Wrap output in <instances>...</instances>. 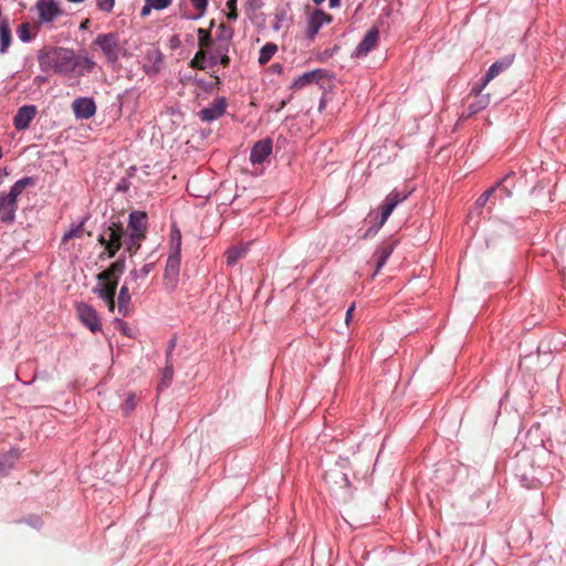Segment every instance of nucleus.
Segmentation results:
<instances>
[{"label":"nucleus","mask_w":566,"mask_h":566,"mask_svg":"<svg viewBox=\"0 0 566 566\" xmlns=\"http://www.w3.org/2000/svg\"><path fill=\"white\" fill-rule=\"evenodd\" d=\"M175 346H176V340L171 339L170 344H169V348H168L167 354H166V359H170L171 358V353H172V349L175 348Z\"/></svg>","instance_id":"nucleus-47"},{"label":"nucleus","mask_w":566,"mask_h":566,"mask_svg":"<svg viewBox=\"0 0 566 566\" xmlns=\"http://www.w3.org/2000/svg\"><path fill=\"white\" fill-rule=\"evenodd\" d=\"M409 193H401L397 190L391 191L385 199V202L381 208L380 220L375 228H370L364 235V238L368 237L371 232H377L387 221L394 209L398 203L405 201L408 198Z\"/></svg>","instance_id":"nucleus-6"},{"label":"nucleus","mask_w":566,"mask_h":566,"mask_svg":"<svg viewBox=\"0 0 566 566\" xmlns=\"http://www.w3.org/2000/svg\"><path fill=\"white\" fill-rule=\"evenodd\" d=\"M394 251L392 244H384L379 247L375 253L376 258V273L380 271V269L386 264L388 258L391 255Z\"/></svg>","instance_id":"nucleus-24"},{"label":"nucleus","mask_w":566,"mask_h":566,"mask_svg":"<svg viewBox=\"0 0 566 566\" xmlns=\"http://www.w3.org/2000/svg\"><path fill=\"white\" fill-rule=\"evenodd\" d=\"M135 405H136V397L134 395H130L125 403H124V410L126 413H129L134 408H135Z\"/></svg>","instance_id":"nucleus-43"},{"label":"nucleus","mask_w":566,"mask_h":566,"mask_svg":"<svg viewBox=\"0 0 566 566\" xmlns=\"http://www.w3.org/2000/svg\"><path fill=\"white\" fill-rule=\"evenodd\" d=\"M340 3V0H329V8H336Z\"/></svg>","instance_id":"nucleus-50"},{"label":"nucleus","mask_w":566,"mask_h":566,"mask_svg":"<svg viewBox=\"0 0 566 566\" xmlns=\"http://www.w3.org/2000/svg\"><path fill=\"white\" fill-rule=\"evenodd\" d=\"M502 191H504L505 196L510 197L511 196V191L506 188H503Z\"/></svg>","instance_id":"nucleus-52"},{"label":"nucleus","mask_w":566,"mask_h":566,"mask_svg":"<svg viewBox=\"0 0 566 566\" xmlns=\"http://www.w3.org/2000/svg\"><path fill=\"white\" fill-rule=\"evenodd\" d=\"M125 271V260L118 259L97 275V285L93 292L107 305L109 312L115 311V295L120 275Z\"/></svg>","instance_id":"nucleus-1"},{"label":"nucleus","mask_w":566,"mask_h":566,"mask_svg":"<svg viewBox=\"0 0 566 566\" xmlns=\"http://www.w3.org/2000/svg\"><path fill=\"white\" fill-rule=\"evenodd\" d=\"M82 65L86 71H92L95 66V62L88 57H84L82 61Z\"/></svg>","instance_id":"nucleus-44"},{"label":"nucleus","mask_w":566,"mask_h":566,"mask_svg":"<svg viewBox=\"0 0 566 566\" xmlns=\"http://www.w3.org/2000/svg\"><path fill=\"white\" fill-rule=\"evenodd\" d=\"M495 191V187H491L489 188L488 190H485L476 200V206L479 207H483L486 205V202L489 201L490 197L493 195V192Z\"/></svg>","instance_id":"nucleus-38"},{"label":"nucleus","mask_w":566,"mask_h":566,"mask_svg":"<svg viewBox=\"0 0 566 566\" xmlns=\"http://www.w3.org/2000/svg\"><path fill=\"white\" fill-rule=\"evenodd\" d=\"M260 0H249L250 6H254V2H259Z\"/></svg>","instance_id":"nucleus-54"},{"label":"nucleus","mask_w":566,"mask_h":566,"mask_svg":"<svg viewBox=\"0 0 566 566\" xmlns=\"http://www.w3.org/2000/svg\"><path fill=\"white\" fill-rule=\"evenodd\" d=\"M51 61L55 73H70L77 65L73 52L63 48L53 52Z\"/></svg>","instance_id":"nucleus-7"},{"label":"nucleus","mask_w":566,"mask_h":566,"mask_svg":"<svg viewBox=\"0 0 566 566\" xmlns=\"http://www.w3.org/2000/svg\"><path fill=\"white\" fill-rule=\"evenodd\" d=\"M237 1L238 0H228L226 3V6L229 10V12L227 14L229 20H237V18H238Z\"/></svg>","instance_id":"nucleus-37"},{"label":"nucleus","mask_w":566,"mask_h":566,"mask_svg":"<svg viewBox=\"0 0 566 566\" xmlns=\"http://www.w3.org/2000/svg\"><path fill=\"white\" fill-rule=\"evenodd\" d=\"M93 45H96L102 50L108 63L114 64L118 61L120 44L117 33L109 32L98 34L93 41Z\"/></svg>","instance_id":"nucleus-5"},{"label":"nucleus","mask_w":566,"mask_h":566,"mask_svg":"<svg viewBox=\"0 0 566 566\" xmlns=\"http://www.w3.org/2000/svg\"><path fill=\"white\" fill-rule=\"evenodd\" d=\"M354 308H355V306H354V304H353V305L347 310V312H346V323H347V324H348V322H349V319H350V317H352V314H353V312H354Z\"/></svg>","instance_id":"nucleus-49"},{"label":"nucleus","mask_w":566,"mask_h":566,"mask_svg":"<svg viewBox=\"0 0 566 566\" xmlns=\"http://www.w3.org/2000/svg\"><path fill=\"white\" fill-rule=\"evenodd\" d=\"M394 251L392 244H384L379 247L375 253L376 258V273L380 271V269L386 264L388 258L391 255Z\"/></svg>","instance_id":"nucleus-25"},{"label":"nucleus","mask_w":566,"mask_h":566,"mask_svg":"<svg viewBox=\"0 0 566 566\" xmlns=\"http://www.w3.org/2000/svg\"><path fill=\"white\" fill-rule=\"evenodd\" d=\"M155 10H161L168 8L172 0H146Z\"/></svg>","instance_id":"nucleus-39"},{"label":"nucleus","mask_w":566,"mask_h":566,"mask_svg":"<svg viewBox=\"0 0 566 566\" xmlns=\"http://www.w3.org/2000/svg\"><path fill=\"white\" fill-rule=\"evenodd\" d=\"M217 52L218 54H220V64L223 66V67H228L229 64H230V57L229 55L227 54L228 52V45H219L217 48Z\"/></svg>","instance_id":"nucleus-34"},{"label":"nucleus","mask_w":566,"mask_h":566,"mask_svg":"<svg viewBox=\"0 0 566 566\" xmlns=\"http://www.w3.org/2000/svg\"><path fill=\"white\" fill-rule=\"evenodd\" d=\"M84 233V222L73 227L70 231L65 232L62 238V243H66L71 239L82 238Z\"/></svg>","instance_id":"nucleus-31"},{"label":"nucleus","mask_w":566,"mask_h":566,"mask_svg":"<svg viewBox=\"0 0 566 566\" xmlns=\"http://www.w3.org/2000/svg\"><path fill=\"white\" fill-rule=\"evenodd\" d=\"M206 59H207V51L206 50H198L192 60L190 61L189 65L192 69L196 70H205L206 69Z\"/></svg>","instance_id":"nucleus-29"},{"label":"nucleus","mask_w":566,"mask_h":566,"mask_svg":"<svg viewBox=\"0 0 566 566\" xmlns=\"http://www.w3.org/2000/svg\"><path fill=\"white\" fill-rule=\"evenodd\" d=\"M73 112L77 118H91L96 113V105L93 98L80 97L76 98L73 104Z\"/></svg>","instance_id":"nucleus-15"},{"label":"nucleus","mask_w":566,"mask_h":566,"mask_svg":"<svg viewBox=\"0 0 566 566\" xmlns=\"http://www.w3.org/2000/svg\"><path fill=\"white\" fill-rule=\"evenodd\" d=\"M219 30H220V38L229 41L232 39L233 36V30L231 28H228L226 27L223 23L220 24L219 27Z\"/></svg>","instance_id":"nucleus-42"},{"label":"nucleus","mask_w":566,"mask_h":566,"mask_svg":"<svg viewBox=\"0 0 566 566\" xmlns=\"http://www.w3.org/2000/svg\"><path fill=\"white\" fill-rule=\"evenodd\" d=\"M76 313L80 321L93 333L102 329L99 316L93 306L85 303H80L76 305Z\"/></svg>","instance_id":"nucleus-10"},{"label":"nucleus","mask_w":566,"mask_h":566,"mask_svg":"<svg viewBox=\"0 0 566 566\" xmlns=\"http://www.w3.org/2000/svg\"><path fill=\"white\" fill-rule=\"evenodd\" d=\"M192 7L199 11V15H202L207 9L208 0H189Z\"/></svg>","instance_id":"nucleus-40"},{"label":"nucleus","mask_w":566,"mask_h":566,"mask_svg":"<svg viewBox=\"0 0 566 566\" xmlns=\"http://www.w3.org/2000/svg\"><path fill=\"white\" fill-rule=\"evenodd\" d=\"M324 1H325V0H313V2H314L315 4H321V3H322V2H324Z\"/></svg>","instance_id":"nucleus-53"},{"label":"nucleus","mask_w":566,"mask_h":566,"mask_svg":"<svg viewBox=\"0 0 566 566\" xmlns=\"http://www.w3.org/2000/svg\"><path fill=\"white\" fill-rule=\"evenodd\" d=\"M35 180L32 177H24L15 181L7 195L0 196V221L7 224L15 220L18 210V197L27 187H33Z\"/></svg>","instance_id":"nucleus-2"},{"label":"nucleus","mask_w":566,"mask_h":566,"mask_svg":"<svg viewBox=\"0 0 566 566\" xmlns=\"http://www.w3.org/2000/svg\"><path fill=\"white\" fill-rule=\"evenodd\" d=\"M36 115V107L34 105H24L18 109L13 117V125L18 130H23L29 127L31 120Z\"/></svg>","instance_id":"nucleus-17"},{"label":"nucleus","mask_w":566,"mask_h":566,"mask_svg":"<svg viewBox=\"0 0 566 566\" xmlns=\"http://www.w3.org/2000/svg\"><path fill=\"white\" fill-rule=\"evenodd\" d=\"M163 64V54L159 49L150 48L147 50L144 62V71L150 75L160 71Z\"/></svg>","instance_id":"nucleus-18"},{"label":"nucleus","mask_w":566,"mask_h":566,"mask_svg":"<svg viewBox=\"0 0 566 566\" xmlns=\"http://www.w3.org/2000/svg\"><path fill=\"white\" fill-rule=\"evenodd\" d=\"M35 9L38 11V24L48 25L51 29L54 21L64 14V10L55 0H38Z\"/></svg>","instance_id":"nucleus-4"},{"label":"nucleus","mask_w":566,"mask_h":566,"mask_svg":"<svg viewBox=\"0 0 566 566\" xmlns=\"http://www.w3.org/2000/svg\"><path fill=\"white\" fill-rule=\"evenodd\" d=\"M18 36L21 41L28 42L32 39V35L30 33L29 24L22 23L18 29Z\"/></svg>","instance_id":"nucleus-33"},{"label":"nucleus","mask_w":566,"mask_h":566,"mask_svg":"<svg viewBox=\"0 0 566 566\" xmlns=\"http://www.w3.org/2000/svg\"><path fill=\"white\" fill-rule=\"evenodd\" d=\"M144 239H136L134 240L130 235H129V241L127 242V251H129L130 253H136L137 250L140 248V242L143 241Z\"/></svg>","instance_id":"nucleus-41"},{"label":"nucleus","mask_w":566,"mask_h":566,"mask_svg":"<svg viewBox=\"0 0 566 566\" xmlns=\"http://www.w3.org/2000/svg\"><path fill=\"white\" fill-rule=\"evenodd\" d=\"M227 106V99L224 97H219L214 99L208 107L201 109L199 112V117L202 122H212L220 118L224 114Z\"/></svg>","instance_id":"nucleus-13"},{"label":"nucleus","mask_w":566,"mask_h":566,"mask_svg":"<svg viewBox=\"0 0 566 566\" xmlns=\"http://www.w3.org/2000/svg\"><path fill=\"white\" fill-rule=\"evenodd\" d=\"M218 56L220 57V54H218L217 50L210 54V61H211L212 65H214L217 63Z\"/></svg>","instance_id":"nucleus-48"},{"label":"nucleus","mask_w":566,"mask_h":566,"mask_svg":"<svg viewBox=\"0 0 566 566\" xmlns=\"http://www.w3.org/2000/svg\"><path fill=\"white\" fill-rule=\"evenodd\" d=\"M90 25H91V20L90 19H84L81 24H80V30L82 31H86L90 29Z\"/></svg>","instance_id":"nucleus-46"},{"label":"nucleus","mask_w":566,"mask_h":566,"mask_svg":"<svg viewBox=\"0 0 566 566\" xmlns=\"http://www.w3.org/2000/svg\"><path fill=\"white\" fill-rule=\"evenodd\" d=\"M67 1L71 2V3H82L85 0H67Z\"/></svg>","instance_id":"nucleus-51"},{"label":"nucleus","mask_w":566,"mask_h":566,"mask_svg":"<svg viewBox=\"0 0 566 566\" xmlns=\"http://www.w3.org/2000/svg\"><path fill=\"white\" fill-rule=\"evenodd\" d=\"M170 244H171V252H175L176 254H180V251H181V233L176 228L171 229V232H170Z\"/></svg>","instance_id":"nucleus-32"},{"label":"nucleus","mask_w":566,"mask_h":566,"mask_svg":"<svg viewBox=\"0 0 566 566\" xmlns=\"http://www.w3.org/2000/svg\"><path fill=\"white\" fill-rule=\"evenodd\" d=\"M154 269V263H146L140 269H134L132 270L128 275L126 276L127 283H132V292L138 293L143 286L144 281L147 277V275L151 272Z\"/></svg>","instance_id":"nucleus-14"},{"label":"nucleus","mask_w":566,"mask_h":566,"mask_svg":"<svg viewBox=\"0 0 566 566\" xmlns=\"http://www.w3.org/2000/svg\"><path fill=\"white\" fill-rule=\"evenodd\" d=\"M277 52V45L275 43H266L260 50L259 63L265 65L270 62L273 55Z\"/></svg>","instance_id":"nucleus-26"},{"label":"nucleus","mask_w":566,"mask_h":566,"mask_svg":"<svg viewBox=\"0 0 566 566\" xmlns=\"http://www.w3.org/2000/svg\"><path fill=\"white\" fill-rule=\"evenodd\" d=\"M273 143L271 138H263L256 142L250 153V160L253 165L263 164L272 153Z\"/></svg>","instance_id":"nucleus-12"},{"label":"nucleus","mask_w":566,"mask_h":566,"mask_svg":"<svg viewBox=\"0 0 566 566\" xmlns=\"http://www.w3.org/2000/svg\"><path fill=\"white\" fill-rule=\"evenodd\" d=\"M379 40V32L377 29L369 30L355 50V56H366L374 50Z\"/></svg>","instance_id":"nucleus-19"},{"label":"nucleus","mask_w":566,"mask_h":566,"mask_svg":"<svg viewBox=\"0 0 566 566\" xmlns=\"http://www.w3.org/2000/svg\"><path fill=\"white\" fill-rule=\"evenodd\" d=\"M505 180H506V178H505V179H503L501 182H497V185H496L495 187H500V186H501V184H502V182H504Z\"/></svg>","instance_id":"nucleus-55"},{"label":"nucleus","mask_w":566,"mask_h":566,"mask_svg":"<svg viewBox=\"0 0 566 566\" xmlns=\"http://www.w3.org/2000/svg\"><path fill=\"white\" fill-rule=\"evenodd\" d=\"M483 87L472 88L471 94H474V101L468 106V117L483 111L490 104V95L481 94Z\"/></svg>","instance_id":"nucleus-20"},{"label":"nucleus","mask_w":566,"mask_h":566,"mask_svg":"<svg viewBox=\"0 0 566 566\" xmlns=\"http://www.w3.org/2000/svg\"><path fill=\"white\" fill-rule=\"evenodd\" d=\"M130 290L132 283H127V279H125V282L122 285L117 297V310L118 313L123 316H127L129 314Z\"/></svg>","instance_id":"nucleus-21"},{"label":"nucleus","mask_w":566,"mask_h":566,"mask_svg":"<svg viewBox=\"0 0 566 566\" xmlns=\"http://www.w3.org/2000/svg\"><path fill=\"white\" fill-rule=\"evenodd\" d=\"M151 9L154 8L150 6V3L146 2V4L142 8L140 15L143 18L147 17L150 13Z\"/></svg>","instance_id":"nucleus-45"},{"label":"nucleus","mask_w":566,"mask_h":566,"mask_svg":"<svg viewBox=\"0 0 566 566\" xmlns=\"http://www.w3.org/2000/svg\"><path fill=\"white\" fill-rule=\"evenodd\" d=\"M124 228L120 222H112L105 233L101 234L97 241L104 245L108 258H114L122 248Z\"/></svg>","instance_id":"nucleus-3"},{"label":"nucleus","mask_w":566,"mask_h":566,"mask_svg":"<svg viewBox=\"0 0 566 566\" xmlns=\"http://www.w3.org/2000/svg\"><path fill=\"white\" fill-rule=\"evenodd\" d=\"M512 61H513L512 57H506V59H503L501 61L493 63L485 74L483 86H485L491 80H493L495 76H497L504 70H506L512 64Z\"/></svg>","instance_id":"nucleus-22"},{"label":"nucleus","mask_w":566,"mask_h":566,"mask_svg":"<svg viewBox=\"0 0 566 566\" xmlns=\"http://www.w3.org/2000/svg\"><path fill=\"white\" fill-rule=\"evenodd\" d=\"M172 376H174V367H172V364L170 363V359H167V364H166V367L164 370L161 384L167 386L169 384V381L172 379Z\"/></svg>","instance_id":"nucleus-35"},{"label":"nucleus","mask_w":566,"mask_h":566,"mask_svg":"<svg viewBox=\"0 0 566 566\" xmlns=\"http://www.w3.org/2000/svg\"><path fill=\"white\" fill-rule=\"evenodd\" d=\"M197 33L199 50H207L208 48H210L212 44L210 32L208 30L199 28Z\"/></svg>","instance_id":"nucleus-30"},{"label":"nucleus","mask_w":566,"mask_h":566,"mask_svg":"<svg viewBox=\"0 0 566 566\" xmlns=\"http://www.w3.org/2000/svg\"><path fill=\"white\" fill-rule=\"evenodd\" d=\"M247 253V249L243 247H234L227 251V263L233 265L243 258Z\"/></svg>","instance_id":"nucleus-28"},{"label":"nucleus","mask_w":566,"mask_h":566,"mask_svg":"<svg viewBox=\"0 0 566 566\" xmlns=\"http://www.w3.org/2000/svg\"><path fill=\"white\" fill-rule=\"evenodd\" d=\"M180 254L170 252L164 273V285L168 291H174L179 280Z\"/></svg>","instance_id":"nucleus-8"},{"label":"nucleus","mask_w":566,"mask_h":566,"mask_svg":"<svg viewBox=\"0 0 566 566\" xmlns=\"http://www.w3.org/2000/svg\"><path fill=\"white\" fill-rule=\"evenodd\" d=\"M115 0H96L97 8L106 13L112 12Z\"/></svg>","instance_id":"nucleus-36"},{"label":"nucleus","mask_w":566,"mask_h":566,"mask_svg":"<svg viewBox=\"0 0 566 566\" xmlns=\"http://www.w3.org/2000/svg\"><path fill=\"white\" fill-rule=\"evenodd\" d=\"M18 459V454L13 451L3 453L0 455V474L7 472L12 468L14 461Z\"/></svg>","instance_id":"nucleus-27"},{"label":"nucleus","mask_w":566,"mask_h":566,"mask_svg":"<svg viewBox=\"0 0 566 566\" xmlns=\"http://www.w3.org/2000/svg\"><path fill=\"white\" fill-rule=\"evenodd\" d=\"M12 41L11 28L7 19L0 22V53L4 54Z\"/></svg>","instance_id":"nucleus-23"},{"label":"nucleus","mask_w":566,"mask_h":566,"mask_svg":"<svg viewBox=\"0 0 566 566\" xmlns=\"http://www.w3.org/2000/svg\"><path fill=\"white\" fill-rule=\"evenodd\" d=\"M147 226L148 218L145 211L135 210L129 213L128 230L134 240L146 238Z\"/></svg>","instance_id":"nucleus-9"},{"label":"nucleus","mask_w":566,"mask_h":566,"mask_svg":"<svg viewBox=\"0 0 566 566\" xmlns=\"http://www.w3.org/2000/svg\"><path fill=\"white\" fill-rule=\"evenodd\" d=\"M328 78V73L325 70L316 69L311 72H306L293 80L291 90L298 91L311 84H319L323 80Z\"/></svg>","instance_id":"nucleus-11"},{"label":"nucleus","mask_w":566,"mask_h":566,"mask_svg":"<svg viewBox=\"0 0 566 566\" xmlns=\"http://www.w3.org/2000/svg\"><path fill=\"white\" fill-rule=\"evenodd\" d=\"M332 21V17L325 13L323 10L316 9L312 12L307 24V36L313 39L319 29Z\"/></svg>","instance_id":"nucleus-16"}]
</instances>
